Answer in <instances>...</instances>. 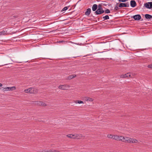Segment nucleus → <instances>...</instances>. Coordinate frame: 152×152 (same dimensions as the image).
<instances>
[{
    "label": "nucleus",
    "mask_w": 152,
    "mask_h": 152,
    "mask_svg": "<svg viewBox=\"0 0 152 152\" xmlns=\"http://www.w3.org/2000/svg\"><path fill=\"white\" fill-rule=\"evenodd\" d=\"M129 3L127 2L126 3H120L118 6L119 7H129Z\"/></svg>",
    "instance_id": "nucleus-3"
},
{
    "label": "nucleus",
    "mask_w": 152,
    "mask_h": 152,
    "mask_svg": "<svg viewBox=\"0 0 152 152\" xmlns=\"http://www.w3.org/2000/svg\"><path fill=\"white\" fill-rule=\"evenodd\" d=\"M7 31H2L0 32V35H5L7 34Z\"/></svg>",
    "instance_id": "nucleus-20"
},
{
    "label": "nucleus",
    "mask_w": 152,
    "mask_h": 152,
    "mask_svg": "<svg viewBox=\"0 0 152 152\" xmlns=\"http://www.w3.org/2000/svg\"><path fill=\"white\" fill-rule=\"evenodd\" d=\"M123 138L124 137L123 136L115 135V140H121L122 141V140Z\"/></svg>",
    "instance_id": "nucleus-8"
},
{
    "label": "nucleus",
    "mask_w": 152,
    "mask_h": 152,
    "mask_svg": "<svg viewBox=\"0 0 152 152\" xmlns=\"http://www.w3.org/2000/svg\"><path fill=\"white\" fill-rule=\"evenodd\" d=\"M65 42V41H63V40H61V41H58V42H59V43H62V42Z\"/></svg>",
    "instance_id": "nucleus-33"
},
{
    "label": "nucleus",
    "mask_w": 152,
    "mask_h": 152,
    "mask_svg": "<svg viewBox=\"0 0 152 152\" xmlns=\"http://www.w3.org/2000/svg\"><path fill=\"white\" fill-rule=\"evenodd\" d=\"M40 152H60L58 151H56V150H54V151L50 150L49 151H46V150H43V151H40Z\"/></svg>",
    "instance_id": "nucleus-17"
},
{
    "label": "nucleus",
    "mask_w": 152,
    "mask_h": 152,
    "mask_svg": "<svg viewBox=\"0 0 152 152\" xmlns=\"http://www.w3.org/2000/svg\"><path fill=\"white\" fill-rule=\"evenodd\" d=\"M29 93L30 94H35L37 93L38 92L37 89L34 90V89L33 88H29Z\"/></svg>",
    "instance_id": "nucleus-6"
},
{
    "label": "nucleus",
    "mask_w": 152,
    "mask_h": 152,
    "mask_svg": "<svg viewBox=\"0 0 152 152\" xmlns=\"http://www.w3.org/2000/svg\"><path fill=\"white\" fill-rule=\"evenodd\" d=\"M12 17L14 18H17L18 17V15H15V16H13Z\"/></svg>",
    "instance_id": "nucleus-32"
},
{
    "label": "nucleus",
    "mask_w": 152,
    "mask_h": 152,
    "mask_svg": "<svg viewBox=\"0 0 152 152\" xmlns=\"http://www.w3.org/2000/svg\"><path fill=\"white\" fill-rule=\"evenodd\" d=\"M68 86L67 85H61L58 87L59 89L63 90H66V87H67Z\"/></svg>",
    "instance_id": "nucleus-11"
},
{
    "label": "nucleus",
    "mask_w": 152,
    "mask_h": 152,
    "mask_svg": "<svg viewBox=\"0 0 152 152\" xmlns=\"http://www.w3.org/2000/svg\"><path fill=\"white\" fill-rule=\"evenodd\" d=\"M104 12L105 13H109L110 12L109 10L107 9L106 10H104Z\"/></svg>",
    "instance_id": "nucleus-24"
},
{
    "label": "nucleus",
    "mask_w": 152,
    "mask_h": 152,
    "mask_svg": "<svg viewBox=\"0 0 152 152\" xmlns=\"http://www.w3.org/2000/svg\"><path fill=\"white\" fill-rule=\"evenodd\" d=\"M98 9L94 12V14L96 15H100L103 13L104 12V10H103L102 6L100 4H99L98 6Z\"/></svg>",
    "instance_id": "nucleus-1"
},
{
    "label": "nucleus",
    "mask_w": 152,
    "mask_h": 152,
    "mask_svg": "<svg viewBox=\"0 0 152 152\" xmlns=\"http://www.w3.org/2000/svg\"><path fill=\"white\" fill-rule=\"evenodd\" d=\"M130 76V75L128 73H127L124 75H121L120 76V77L122 78H124Z\"/></svg>",
    "instance_id": "nucleus-15"
},
{
    "label": "nucleus",
    "mask_w": 152,
    "mask_h": 152,
    "mask_svg": "<svg viewBox=\"0 0 152 152\" xmlns=\"http://www.w3.org/2000/svg\"><path fill=\"white\" fill-rule=\"evenodd\" d=\"M128 139H129V137H124V138L122 140V141L125 142H127Z\"/></svg>",
    "instance_id": "nucleus-18"
},
{
    "label": "nucleus",
    "mask_w": 152,
    "mask_h": 152,
    "mask_svg": "<svg viewBox=\"0 0 152 152\" xmlns=\"http://www.w3.org/2000/svg\"><path fill=\"white\" fill-rule=\"evenodd\" d=\"M66 136L69 138L73 139L76 138L77 137V136L76 135L73 134H69L66 135Z\"/></svg>",
    "instance_id": "nucleus-9"
},
{
    "label": "nucleus",
    "mask_w": 152,
    "mask_h": 152,
    "mask_svg": "<svg viewBox=\"0 0 152 152\" xmlns=\"http://www.w3.org/2000/svg\"><path fill=\"white\" fill-rule=\"evenodd\" d=\"M35 104L41 106L43 107L47 106V104L41 101H37L35 102Z\"/></svg>",
    "instance_id": "nucleus-4"
},
{
    "label": "nucleus",
    "mask_w": 152,
    "mask_h": 152,
    "mask_svg": "<svg viewBox=\"0 0 152 152\" xmlns=\"http://www.w3.org/2000/svg\"><path fill=\"white\" fill-rule=\"evenodd\" d=\"M103 18L104 19V20L109 19V16L108 15H106L105 16L103 17Z\"/></svg>",
    "instance_id": "nucleus-22"
},
{
    "label": "nucleus",
    "mask_w": 152,
    "mask_h": 152,
    "mask_svg": "<svg viewBox=\"0 0 152 152\" xmlns=\"http://www.w3.org/2000/svg\"><path fill=\"white\" fill-rule=\"evenodd\" d=\"M69 7V6H68V7H65L61 11H66V10H67L68 9V8Z\"/></svg>",
    "instance_id": "nucleus-25"
},
{
    "label": "nucleus",
    "mask_w": 152,
    "mask_h": 152,
    "mask_svg": "<svg viewBox=\"0 0 152 152\" xmlns=\"http://www.w3.org/2000/svg\"><path fill=\"white\" fill-rule=\"evenodd\" d=\"M144 6L147 9H152V2L146 3L144 4Z\"/></svg>",
    "instance_id": "nucleus-2"
},
{
    "label": "nucleus",
    "mask_w": 152,
    "mask_h": 152,
    "mask_svg": "<svg viewBox=\"0 0 152 152\" xmlns=\"http://www.w3.org/2000/svg\"><path fill=\"white\" fill-rule=\"evenodd\" d=\"M76 103H78V104H83L84 103V102L83 101L80 100H77L75 102Z\"/></svg>",
    "instance_id": "nucleus-23"
},
{
    "label": "nucleus",
    "mask_w": 152,
    "mask_h": 152,
    "mask_svg": "<svg viewBox=\"0 0 152 152\" xmlns=\"http://www.w3.org/2000/svg\"><path fill=\"white\" fill-rule=\"evenodd\" d=\"M16 63H21L22 62H20V61H16Z\"/></svg>",
    "instance_id": "nucleus-35"
},
{
    "label": "nucleus",
    "mask_w": 152,
    "mask_h": 152,
    "mask_svg": "<svg viewBox=\"0 0 152 152\" xmlns=\"http://www.w3.org/2000/svg\"><path fill=\"white\" fill-rule=\"evenodd\" d=\"M99 18H98V20H99Z\"/></svg>",
    "instance_id": "nucleus-37"
},
{
    "label": "nucleus",
    "mask_w": 152,
    "mask_h": 152,
    "mask_svg": "<svg viewBox=\"0 0 152 152\" xmlns=\"http://www.w3.org/2000/svg\"><path fill=\"white\" fill-rule=\"evenodd\" d=\"M131 18H133L135 20H139L141 19V16L140 15L137 14L132 16Z\"/></svg>",
    "instance_id": "nucleus-5"
},
{
    "label": "nucleus",
    "mask_w": 152,
    "mask_h": 152,
    "mask_svg": "<svg viewBox=\"0 0 152 152\" xmlns=\"http://www.w3.org/2000/svg\"><path fill=\"white\" fill-rule=\"evenodd\" d=\"M86 101H88L90 102H92L93 101L94 99L88 97H87L86 98Z\"/></svg>",
    "instance_id": "nucleus-21"
},
{
    "label": "nucleus",
    "mask_w": 152,
    "mask_h": 152,
    "mask_svg": "<svg viewBox=\"0 0 152 152\" xmlns=\"http://www.w3.org/2000/svg\"><path fill=\"white\" fill-rule=\"evenodd\" d=\"M145 17L146 19L148 20H150L152 18V15L148 14H145Z\"/></svg>",
    "instance_id": "nucleus-12"
},
{
    "label": "nucleus",
    "mask_w": 152,
    "mask_h": 152,
    "mask_svg": "<svg viewBox=\"0 0 152 152\" xmlns=\"http://www.w3.org/2000/svg\"><path fill=\"white\" fill-rule=\"evenodd\" d=\"M132 139L130 138H129V139H128L127 142L129 143H131L132 142Z\"/></svg>",
    "instance_id": "nucleus-30"
},
{
    "label": "nucleus",
    "mask_w": 152,
    "mask_h": 152,
    "mask_svg": "<svg viewBox=\"0 0 152 152\" xmlns=\"http://www.w3.org/2000/svg\"><path fill=\"white\" fill-rule=\"evenodd\" d=\"M76 77V75H71L68 77V78L69 80H71Z\"/></svg>",
    "instance_id": "nucleus-19"
},
{
    "label": "nucleus",
    "mask_w": 152,
    "mask_h": 152,
    "mask_svg": "<svg viewBox=\"0 0 152 152\" xmlns=\"http://www.w3.org/2000/svg\"><path fill=\"white\" fill-rule=\"evenodd\" d=\"M138 141L136 139H132V143H136Z\"/></svg>",
    "instance_id": "nucleus-27"
},
{
    "label": "nucleus",
    "mask_w": 152,
    "mask_h": 152,
    "mask_svg": "<svg viewBox=\"0 0 152 152\" xmlns=\"http://www.w3.org/2000/svg\"><path fill=\"white\" fill-rule=\"evenodd\" d=\"M5 89H6L5 90L6 91H9L14 90L16 89V88L15 86H12V87H7L5 88Z\"/></svg>",
    "instance_id": "nucleus-7"
},
{
    "label": "nucleus",
    "mask_w": 152,
    "mask_h": 152,
    "mask_svg": "<svg viewBox=\"0 0 152 152\" xmlns=\"http://www.w3.org/2000/svg\"><path fill=\"white\" fill-rule=\"evenodd\" d=\"M24 91L26 93H29V88L25 89L24 90Z\"/></svg>",
    "instance_id": "nucleus-28"
},
{
    "label": "nucleus",
    "mask_w": 152,
    "mask_h": 152,
    "mask_svg": "<svg viewBox=\"0 0 152 152\" xmlns=\"http://www.w3.org/2000/svg\"><path fill=\"white\" fill-rule=\"evenodd\" d=\"M5 89H5V88H3V89H2V90L3 91H6V90H5Z\"/></svg>",
    "instance_id": "nucleus-34"
},
{
    "label": "nucleus",
    "mask_w": 152,
    "mask_h": 152,
    "mask_svg": "<svg viewBox=\"0 0 152 152\" xmlns=\"http://www.w3.org/2000/svg\"><path fill=\"white\" fill-rule=\"evenodd\" d=\"M130 5L131 7H134L137 5V4L135 1L134 0H132L130 1Z\"/></svg>",
    "instance_id": "nucleus-10"
},
{
    "label": "nucleus",
    "mask_w": 152,
    "mask_h": 152,
    "mask_svg": "<svg viewBox=\"0 0 152 152\" xmlns=\"http://www.w3.org/2000/svg\"><path fill=\"white\" fill-rule=\"evenodd\" d=\"M2 84L1 83H0V87H1L2 86Z\"/></svg>",
    "instance_id": "nucleus-36"
},
{
    "label": "nucleus",
    "mask_w": 152,
    "mask_h": 152,
    "mask_svg": "<svg viewBox=\"0 0 152 152\" xmlns=\"http://www.w3.org/2000/svg\"><path fill=\"white\" fill-rule=\"evenodd\" d=\"M115 135L113 134H108L107 135V137L109 138L113 139H115Z\"/></svg>",
    "instance_id": "nucleus-16"
},
{
    "label": "nucleus",
    "mask_w": 152,
    "mask_h": 152,
    "mask_svg": "<svg viewBox=\"0 0 152 152\" xmlns=\"http://www.w3.org/2000/svg\"><path fill=\"white\" fill-rule=\"evenodd\" d=\"M90 55H91V54H89V55H88V56H90Z\"/></svg>",
    "instance_id": "nucleus-38"
},
{
    "label": "nucleus",
    "mask_w": 152,
    "mask_h": 152,
    "mask_svg": "<svg viewBox=\"0 0 152 152\" xmlns=\"http://www.w3.org/2000/svg\"><path fill=\"white\" fill-rule=\"evenodd\" d=\"M128 0H118L120 2H124L127 1Z\"/></svg>",
    "instance_id": "nucleus-29"
},
{
    "label": "nucleus",
    "mask_w": 152,
    "mask_h": 152,
    "mask_svg": "<svg viewBox=\"0 0 152 152\" xmlns=\"http://www.w3.org/2000/svg\"><path fill=\"white\" fill-rule=\"evenodd\" d=\"M98 8V5L96 4H94L92 7V10L93 11H96Z\"/></svg>",
    "instance_id": "nucleus-13"
},
{
    "label": "nucleus",
    "mask_w": 152,
    "mask_h": 152,
    "mask_svg": "<svg viewBox=\"0 0 152 152\" xmlns=\"http://www.w3.org/2000/svg\"><path fill=\"white\" fill-rule=\"evenodd\" d=\"M148 67L149 68H152V64L149 65L148 66Z\"/></svg>",
    "instance_id": "nucleus-31"
},
{
    "label": "nucleus",
    "mask_w": 152,
    "mask_h": 152,
    "mask_svg": "<svg viewBox=\"0 0 152 152\" xmlns=\"http://www.w3.org/2000/svg\"><path fill=\"white\" fill-rule=\"evenodd\" d=\"M118 3H117L116 5L115 6V8H114V10H115L117 11L118 9H119V8H118Z\"/></svg>",
    "instance_id": "nucleus-26"
},
{
    "label": "nucleus",
    "mask_w": 152,
    "mask_h": 152,
    "mask_svg": "<svg viewBox=\"0 0 152 152\" xmlns=\"http://www.w3.org/2000/svg\"><path fill=\"white\" fill-rule=\"evenodd\" d=\"M91 12V9L90 8H88L87 10L85 12V15H86L88 16L90 14Z\"/></svg>",
    "instance_id": "nucleus-14"
}]
</instances>
